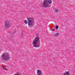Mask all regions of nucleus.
<instances>
[{
  "label": "nucleus",
  "mask_w": 75,
  "mask_h": 75,
  "mask_svg": "<svg viewBox=\"0 0 75 75\" xmlns=\"http://www.w3.org/2000/svg\"><path fill=\"white\" fill-rule=\"evenodd\" d=\"M40 38L38 36H37L35 38L33 41V44L34 47L37 48L39 47L40 46Z\"/></svg>",
  "instance_id": "f257e3e1"
},
{
  "label": "nucleus",
  "mask_w": 75,
  "mask_h": 75,
  "mask_svg": "<svg viewBox=\"0 0 75 75\" xmlns=\"http://www.w3.org/2000/svg\"><path fill=\"white\" fill-rule=\"evenodd\" d=\"M52 1L50 0L48 1V0H44L42 4V6L44 7H49L51 6V5L50 4H51Z\"/></svg>",
  "instance_id": "f03ea898"
},
{
  "label": "nucleus",
  "mask_w": 75,
  "mask_h": 75,
  "mask_svg": "<svg viewBox=\"0 0 75 75\" xmlns=\"http://www.w3.org/2000/svg\"><path fill=\"white\" fill-rule=\"evenodd\" d=\"M2 58L3 60L5 61H8L11 58L10 57L9 54L7 53H4L2 54Z\"/></svg>",
  "instance_id": "7ed1b4c3"
},
{
  "label": "nucleus",
  "mask_w": 75,
  "mask_h": 75,
  "mask_svg": "<svg viewBox=\"0 0 75 75\" xmlns=\"http://www.w3.org/2000/svg\"><path fill=\"white\" fill-rule=\"evenodd\" d=\"M27 20L29 27L33 26V25L34 22V19L32 18H27Z\"/></svg>",
  "instance_id": "20e7f679"
},
{
  "label": "nucleus",
  "mask_w": 75,
  "mask_h": 75,
  "mask_svg": "<svg viewBox=\"0 0 75 75\" xmlns=\"http://www.w3.org/2000/svg\"><path fill=\"white\" fill-rule=\"evenodd\" d=\"M4 25L6 28H10V25H11V24H10V21L8 20L5 21Z\"/></svg>",
  "instance_id": "39448f33"
},
{
  "label": "nucleus",
  "mask_w": 75,
  "mask_h": 75,
  "mask_svg": "<svg viewBox=\"0 0 75 75\" xmlns=\"http://www.w3.org/2000/svg\"><path fill=\"white\" fill-rule=\"evenodd\" d=\"M37 74L38 75H42V72L40 70H37Z\"/></svg>",
  "instance_id": "423d86ee"
},
{
  "label": "nucleus",
  "mask_w": 75,
  "mask_h": 75,
  "mask_svg": "<svg viewBox=\"0 0 75 75\" xmlns=\"http://www.w3.org/2000/svg\"><path fill=\"white\" fill-rule=\"evenodd\" d=\"M59 33H56L55 34H54V36H58L59 35Z\"/></svg>",
  "instance_id": "0eeeda50"
},
{
  "label": "nucleus",
  "mask_w": 75,
  "mask_h": 75,
  "mask_svg": "<svg viewBox=\"0 0 75 75\" xmlns=\"http://www.w3.org/2000/svg\"><path fill=\"white\" fill-rule=\"evenodd\" d=\"M69 73L68 72H66L63 75H69Z\"/></svg>",
  "instance_id": "6e6552de"
},
{
  "label": "nucleus",
  "mask_w": 75,
  "mask_h": 75,
  "mask_svg": "<svg viewBox=\"0 0 75 75\" xmlns=\"http://www.w3.org/2000/svg\"><path fill=\"white\" fill-rule=\"evenodd\" d=\"M24 23L26 24H28V22H27V21L26 20L25 21Z\"/></svg>",
  "instance_id": "1a4fd4ad"
},
{
  "label": "nucleus",
  "mask_w": 75,
  "mask_h": 75,
  "mask_svg": "<svg viewBox=\"0 0 75 75\" xmlns=\"http://www.w3.org/2000/svg\"><path fill=\"white\" fill-rule=\"evenodd\" d=\"M55 11H56V13H57V12H58V10L57 9H56L55 10Z\"/></svg>",
  "instance_id": "9d476101"
},
{
  "label": "nucleus",
  "mask_w": 75,
  "mask_h": 75,
  "mask_svg": "<svg viewBox=\"0 0 75 75\" xmlns=\"http://www.w3.org/2000/svg\"><path fill=\"white\" fill-rule=\"evenodd\" d=\"M56 29H58V26H56Z\"/></svg>",
  "instance_id": "9b49d317"
},
{
  "label": "nucleus",
  "mask_w": 75,
  "mask_h": 75,
  "mask_svg": "<svg viewBox=\"0 0 75 75\" xmlns=\"http://www.w3.org/2000/svg\"><path fill=\"white\" fill-rule=\"evenodd\" d=\"M3 69H4V70H6V68H4V67H3Z\"/></svg>",
  "instance_id": "f8f14e48"
},
{
  "label": "nucleus",
  "mask_w": 75,
  "mask_h": 75,
  "mask_svg": "<svg viewBox=\"0 0 75 75\" xmlns=\"http://www.w3.org/2000/svg\"><path fill=\"white\" fill-rule=\"evenodd\" d=\"M55 30L54 29H53L52 30V31H54Z\"/></svg>",
  "instance_id": "ddd939ff"
}]
</instances>
